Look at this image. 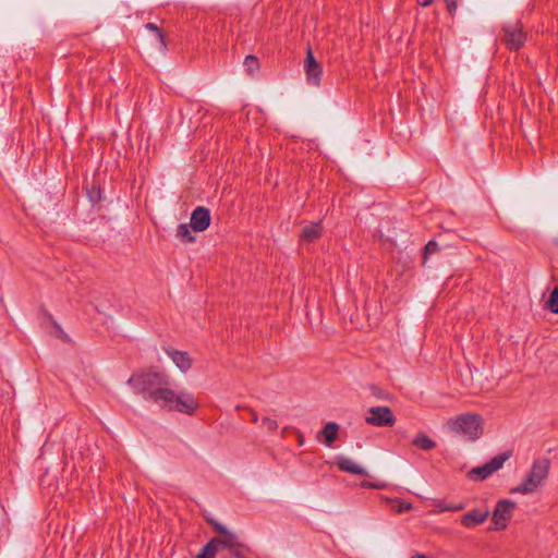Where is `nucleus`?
I'll list each match as a JSON object with an SVG mask.
<instances>
[{"instance_id":"obj_1","label":"nucleus","mask_w":558,"mask_h":558,"mask_svg":"<svg viewBox=\"0 0 558 558\" xmlns=\"http://www.w3.org/2000/svg\"><path fill=\"white\" fill-rule=\"evenodd\" d=\"M168 386L169 385H161L159 390L154 393V398L150 402L168 411L193 415L198 409V402L194 396L187 391L177 393Z\"/></svg>"},{"instance_id":"obj_2","label":"nucleus","mask_w":558,"mask_h":558,"mask_svg":"<svg viewBox=\"0 0 558 558\" xmlns=\"http://www.w3.org/2000/svg\"><path fill=\"white\" fill-rule=\"evenodd\" d=\"M447 427L465 440L475 441L483 434V417L475 413H463L447 421Z\"/></svg>"},{"instance_id":"obj_3","label":"nucleus","mask_w":558,"mask_h":558,"mask_svg":"<svg viewBox=\"0 0 558 558\" xmlns=\"http://www.w3.org/2000/svg\"><path fill=\"white\" fill-rule=\"evenodd\" d=\"M128 384L137 395L144 399L151 401L154 393L159 390L161 385H169V377L163 373L158 372H144L133 374Z\"/></svg>"},{"instance_id":"obj_4","label":"nucleus","mask_w":558,"mask_h":558,"mask_svg":"<svg viewBox=\"0 0 558 558\" xmlns=\"http://www.w3.org/2000/svg\"><path fill=\"white\" fill-rule=\"evenodd\" d=\"M550 462L548 459H537L533 462L526 477L520 485L513 487L511 494H532L541 487L548 477Z\"/></svg>"},{"instance_id":"obj_5","label":"nucleus","mask_w":558,"mask_h":558,"mask_svg":"<svg viewBox=\"0 0 558 558\" xmlns=\"http://www.w3.org/2000/svg\"><path fill=\"white\" fill-rule=\"evenodd\" d=\"M504 33L501 40L508 49L519 50L526 41V34L523 32V26L520 21L505 23L501 27Z\"/></svg>"},{"instance_id":"obj_6","label":"nucleus","mask_w":558,"mask_h":558,"mask_svg":"<svg viewBox=\"0 0 558 558\" xmlns=\"http://www.w3.org/2000/svg\"><path fill=\"white\" fill-rule=\"evenodd\" d=\"M511 457L510 451L501 452L493 457L488 462L481 466L473 468L469 473L468 477L472 481H484L493 473L497 472L502 468L505 462Z\"/></svg>"},{"instance_id":"obj_7","label":"nucleus","mask_w":558,"mask_h":558,"mask_svg":"<svg viewBox=\"0 0 558 558\" xmlns=\"http://www.w3.org/2000/svg\"><path fill=\"white\" fill-rule=\"evenodd\" d=\"M515 508L517 504L510 499L498 500L492 515L493 526H490L489 530H505L511 520Z\"/></svg>"},{"instance_id":"obj_8","label":"nucleus","mask_w":558,"mask_h":558,"mask_svg":"<svg viewBox=\"0 0 558 558\" xmlns=\"http://www.w3.org/2000/svg\"><path fill=\"white\" fill-rule=\"evenodd\" d=\"M217 546L219 550H227L226 558H242L245 553V546L240 542L238 535L233 532H228L225 535L217 536Z\"/></svg>"},{"instance_id":"obj_9","label":"nucleus","mask_w":558,"mask_h":558,"mask_svg":"<svg viewBox=\"0 0 558 558\" xmlns=\"http://www.w3.org/2000/svg\"><path fill=\"white\" fill-rule=\"evenodd\" d=\"M367 424L377 427H391L397 418L388 407H372L365 417Z\"/></svg>"},{"instance_id":"obj_10","label":"nucleus","mask_w":558,"mask_h":558,"mask_svg":"<svg viewBox=\"0 0 558 558\" xmlns=\"http://www.w3.org/2000/svg\"><path fill=\"white\" fill-rule=\"evenodd\" d=\"M304 68L307 82L311 85L318 86L320 83L323 69L322 65L314 58V54L311 49H308L306 52Z\"/></svg>"},{"instance_id":"obj_11","label":"nucleus","mask_w":558,"mask_h":558,"mask_svg":"<svg viewBox=\"0 0 558 558\" xmlns=\"http://www.w3.org/2000/svg\"><path fill=\"white\" fill-rule=\"evenodd\" d=\"M210 219L209 209L204 206H198L192 211L190 227L195 232H203L209 227Z\"/></svg>"},{"instance_id":"obj_12","label":"nucleus","mask_w":558,"mask_h":558,"mask_svg":"<svg viewBox=\"0 0 558 558\" xmlns=\"http://www.w3.org/2000/svg\"><path fill=\"white\" fill-rule=\"evenodd\" d=\"M489 514L488 509H472L461 517L460 522L464 527L473 529L483 524L488 519Z\"/></svg>"},{"instance_id":"obj_13","label":"nucleus","mask_w":558,"mask_h":558,"mask_svg":"<svg viewBox=\"0 0 558 558\" xmlns=\"http://www.w3.org/2000/svg\"><path fill=\"white\" fill-rule=\"evenodd\" d=\"M165 352L181 372L185 373L192 367V359L187 352L179 351L173 348H165Z\"/></svg>"},{"instance_id":"obj_14","label":"nucleus","mask_w":558,"mask_h":558,"mask_svg":"<svg viewBox=\"0 0 558 558\" xmlns=\"http://www.w3.org/2000/svg\"><path fill=\"white\" fill-rule=\"evenodd\" d=\"M336 464L338 469L342 472L355 474V475H367V471L356 464L352 459L339 456L336 458Z\"/></svg>"},{"instance_id":"obj_15","label":"nucleus","mask_w":558,"mask_h":558,"mask_svg":"<svg viewBox=\"0 0 558 558\" xmlns=\"http://www.w3.org/2000/svg\"><path fill=\"white\" fill-rule=\"evenodd\" d=\"M322 222H311L302 229L301 239L306 242H315L322 236Z\"/></svg>"},{"instance_id":"obj_16","label":"nucleus","mask_w":558,"mask_h":558,"mask_svg":"<svg viewBox=\"0 0 558 558\" xmlns=\"http://www.w3.org/2000/svg\"><path fill=\"white\" fill-rule=\"evenodd\" d=\"M413 446L416 448L429 451L436 448V441L433 440L429 436H427L425 433H418L412 440Z\"/></svg>"},{"instance_id":"obj_17","label":"nucleus","mask_w":558,"mask_h":558,"mask_svg":"<svg viewBox=\"0 0 558 558\" xmlns=\"http://www.w3.org/2000/svg\"><path fill=\"white\" fill-rule=\"evenodd\" d=\"M339 425L333 422L327 423L324 428L322 429V435L325 438V444L327 446H330L338 436Z\"/></svg>"},{"instance_id":"obj_18","label":"nucleus","mask_w":558,"mask_h":558,"mask_svg":"<svg viewBox=\"0 0 558 558\" xmlns=\"http://www.w3.org/2000/svg\"><path fill=\"white\" fill-rule=\"evenodd\" d=\"M434 506H435L437 512H445V511L458 512V511L463 510L466 507L465 502L451 504V502H446L445 500H436L434 502Z\"/></svg>"},{"instance_id":"obj_19","label":"nucleus","mask_w":558,"mask_h":558,"mask_svg":"<svg viewBox=\"0 0 558 558\" xmlns=\"http://www.w3.org/2000/svg\"><path fill=\"white\" fill-rule=\"evenodd\" d=\"M216 543H218V539L213 537L202 547L197 558H216V555L219 551Z\"/></svg>"},{"instance_id":"obj_20","label":"nucleus","mask_w":558,"mask_h":558,"mask_svg":"<svg viewBox=\"0 0 558 558\" xmlns=\"http://www.w3.org/2000/svg\"><path fill=\"white\" fill-rule=\"evenodd\" d=\"M387 501L390 502L391 509L393 511H396L397 513L408 512L412 509V504L404 501L401 498H393V499L387 498Z\"/></svg>"},{"instance_id":"obj_21","label":"nucleus","mask_w":558,"mask_h":558,"mask_svg":"<svg viewBox=\"0 0 558 558\" xmlns=\"http://www.w3.org/2000/svg\"><path fill=\"white\" fill-rule=\"evenodd\" d=\"M144 27L153 33H155L156 38L160 45L161 50L167 49L166 38L163 32L154 23H146Z\"/></svg>"},{"instance_id":"obj_22","label":"nucleus","mask_w":558,"mask_h":558,"mask_svg":"<svg viewBox=\"0 0 558 558\" xmlns=\"http://www.w3.org/2000/svg\"><path fill=\"white\" fill-rule=\"evenodd\" d=\"M545 307L553 314H558V287L550 292Z\"/></svg>"},{"instance_id":"obj_23","label":"nucleus","mask_w":558,"mask_h":558,"mask_svg":"<svg viewBox=\"0 0 558 558\" xmlns=\"http://www.w3.org/2000/svg\"><path fill=\"white\" fill-rule=\"evenodd\" d=\"M190 226L186 223H181L177 229V236L180 238L184 242H194L195 238L191 234Z\"/></svg>"},{"instance_id":"obj_24","label":"nucleus","mask_w":558,"mask_h":558,"mask_svg":"<svg viewBox=\"0 0 558 558\" xmlns=\"http://www.w3.org/2000/svg\"><path fill=\"white\" fill-rule=\"evenodd\" d=\"M244 66L247 72L254 73L259 69V61L255 56L250 54L244 59Z\"/></svg>"},{"instance_id":"obj_25","label":"nucleus","mask_w":558,"mask_h":558,"mask_svg":"<svg viewBox=\"0 0 558 558\" xmlns=\"http://www.w3.org/2000/svg\"><path fill=\"white\" fill-rule=\"evenodd\" d=\"M207 523L209 525L213 526V529L219 534V536L221 535H225L227 534L228 532H230L225 525H222L221 523H219L217 520L215 519H209L207 518L206 519Z\"/></svg>"},{"instance_id":"obj_26","label":"nucleus","mask_w":558,"mask_h":558,"mask_svg":"<svg viewBox=\"0 0 558 558\" xmlns=\"http://www.w3.org/2000/svg\"><path fill=\"white\" fill-rule=\"evenodd\" d=\"M207 523L209 525L213 526V529L219 534V536L221 535H225L227 534L228 532H230L225 525H222L221 523H219L217 520L215 519H209L207 518L206 519Z\"/></svg>"},{"instance_id":"obj_27","label":"nucleus","mask_w":558,"mask_h":558,"mask_svg":"<svg viewBox=\"0 0 558 558\" xmlns=\"http://www.w3.org/2000/svg\"><path fill=\"white\" fill-rule=\"evenodd\" d=\"M262 426L265 427L268 432H275L278 428V423L275 418L264 416L262 417Z\"/></svg>"},{"instance_id":"obj_28","label":"nucleus","mask_w":558,"mask_h":558,"mask_svg":"<svg viewBox=\"0 0 558 558\" xmlns=\"http://www.w3.org/2000/svg\"><path fill=\"white\" fill-rule=\"evenodd\" d=\"M439 251V245L436 241H429L424 248V263L427 259V256L434 254Z\"/></svg>"},{"instance_id":"obj_29","label":"nucleus","mask_w":558,"mask_h":558,"mask_svg":"<svg viewBox=\"0 0 558 558\" xmlns=\"http://www.w3.org/2000/svg\"><path fill=\"white\" fill-rule=\"evenodd\" d=\"M361 487H363V488H372V489H383V488L386 487V484L363 481V482H361Z\"/></svg>"},{"instance_id":"obj_30","label":"nucleus","mask_w":558,"mask_h":558,"mask_svg":"<svg viewBox=\"0 0 558 558\" xmlns=\"http://www.w3.org/2000/svg\"><path fill=\"white\" fill-rule=\"evenodd\" d=\"M447 4L449 14L453 15L458 9V0H444Z\"/></svg>"},{"instance_id":"obj_31","label":"nucleus","mask_w":558,"mask_h":558,"mask_svg":"<svg viewBox=\"0 0 558 558\" xmlns=\"http://www.w3.org/2000/svg\"><path fill=\"white\" fill-rule=\"evenodd\" d=\"M250 413L252 416V422L257 423L259 421L257 413L252 409H250Z\"/></svg>"},{"instance_id":"obj_32","label":"nucleus","mask_w":558,"mask_h":558,"mask_svg":"<svg viewBox=\"0 0 558 558\" xmlns=\"http://www.w3.org/2000/svg\"><path fill=\"white\" fill-rule=\"evenodd\" d=\"M434 0H417V2L423 5V7H427L429 4L433 3Z\"/></svg>"},{"instance_id":"obj_33","label":"nucleus","mask_w":558,"mask_h":558,"mask_svg":"<svg viewBox=\"0 0 558 558\" xmlns=\"http://www.w3.org/2000/svg\"><path fill=\"white\" fill-rule=\"evenodd\" d=\"M411 558H427V557L423 554H417V555L412 556Z\"/></svg>"},{"instance_id":"obj_34","label":"nucleus","mask_w":558,"mask_h":558,"mask_svg":"<svg viewBox=\"0 0 558 558\" xmlns=\"http://www.w3.org/2000/svg\"><path fill=\"white\" fill-rule=\"evenodd\" d=\"M299 441H300V445L303 444V436L302 435H300Z\"/></svg>"}]
</instances>
